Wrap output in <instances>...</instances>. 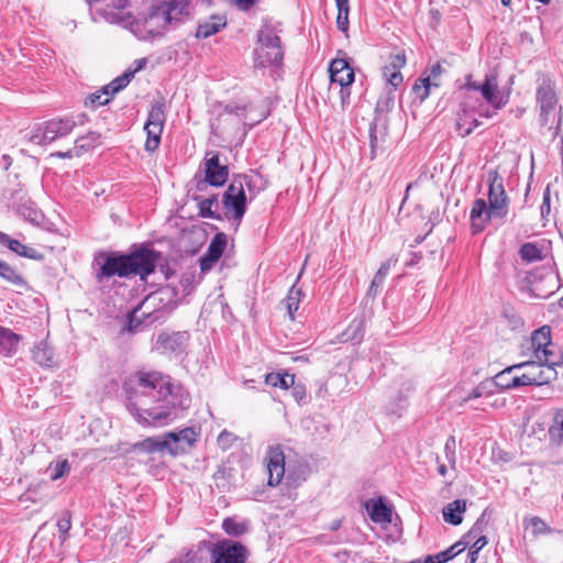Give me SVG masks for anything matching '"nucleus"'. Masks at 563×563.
Returning a JSON list of instances; mask_svg holds the SVG:
<instances>
[{
    "label": "nucleus",
    "mask_w": 563,
    "mask_h": 563,
    "mask_svg": "<svg viewBox=\"0 0 563 563\" xmlns=\"http://www.w3.org/2000/svg\"><path fill=\"white\" fill-rule=\"evenodd\" d=\"M123 387L128 410L142 427L168 426L190 406L188 391L159 372H136Z\"/></svg>",
    "instance_id": "f257e3e1"
},
{
    "label": "nucleus",
    "mask_w": 563,
    "mask_h": 563,
    "mask_svg": "<svg viewBox=\"0 0 563 563\" xmlns=\"http://www.w3.org/2000/svg\"><path fill=\"white\" fill-rule=\"evenodd\" d=\"M156 254L153 249H134L129 255L99 252L95 257L98 265L97 278H110L113 276L128 277L139 275L145 279L155 269Z\"/></svg>",
    "instance_id": "f03ea898"
},
{
    "label": "nucleus",
    "mask_w": 563,
    "mask_h": 563,
    "mask_svg": "<svg viewBox=\"0 0 563 563\" xmlns=\"http://www.w3.org/2000/svg\"><path fill=\"white\" fill-rule=\"evenodd\" d=\"M488 205L482 198L473 202L470 219L472 229L481 232L488 221H504L509 211V199L504 188V179L496 169L487 173Z\"/></svg>",
    "instance_id": "7ed1b4c3"
},
{
    "label": "nucleus",
    "mask_w": 563,
    "mask_h": 563,
    "mask_svg": "<svg viewBox=\"0 0 563 563\" xmlns=\"http://www.w3.org/2000/svg\"><path fill=\"white\" fill-rule=\"evenodd\" d=\"M184 10L185 5L177 0L159 1L152 3L147 12L139 13L129 24L136 37L146 41L162 35L173 21L178 20Z\"/></svg>",
    "instance_id": "20e7f679"
},
{
    "label": "nucleus",
    "mask_w": 563,
    "mask_h": 563,
    "mask_svg": "<svg viewBox=\"0 0 563 563\" xmlns=\"http://www.w3.org/2000/svg\"><path fill=\"white\" fill-rule=\"evenodd\" d=\"M280 23L266 21L257 32V42L253 52L254 67H278L284 58L279 34Z\"/></svg>",
    "instance_id": "39448f33"
},
{
    "label": "nucleus",
    "mask_w": 563,
    "mask_h": 563,
    "mask_svg": "<svg viewBox=\"0 0 563 563\" xmlns=\"http://www.w3.org/2000/svg\"><path fill=\"white\" fill-rule=\"evenodd\" d=\"M549 249H519L520 260L526 264H532L536 262H544L542 265V272L540 280L536 274L532 275L531 284L532 291L537 297L548 298L555 292L556 289V276L552 269V257H549Z\"/></svg>",
    "instance_id": "423d86ee"
},
{
    "label": "nucleus",
    "mask_w": 563,
    "mask_h": 563,
    "mask_svg": "<svg viewBox=\"0 0 563 563\" xmlns=\"http://www.w3.org/2000/svg\"><path fill=\"white\" fill-rule=\"evenodd\" d=\"M537 102L540 108L539 121L555 137L562 124V108L558 107V98L550 81H542L537 88Z\"/></svg>",
    "instance_id": "0eeeda50"
},
{
    "label": "nucleus",
    "mask_w": 563,
    "mask_h": 563,
    "mask_svg": "<svg viewBox=\"0 0 563 563\" xmlns=\"http://www.w3.org/2000/svg\"><path fill=\"white\" fill-rule=\"evenodd\" d=\"M562 364H550L547 360H532L516 364L517 369H523L522 374L514 382L520 386L544 385L554 380L558 376L556 367Z\"/></svg>",
    "instance_id": "6e6552de"
},
{
    "label": "nucleus",
    "mask_w": 563,
    "mask_h": 563,
    "mask_svg": "<svg viewBox=\"0 0 563 563\" xmlns=\"http://www.w3.org/2000/svg\"><path fill=\"white\" fill-rule=\"evenodd\" d=\"M79 124H82L85 114L79 115ZM77 124L74 118L52 119L38 125L27 137L34 144L46 145L70 134Z\"/></svg>",
    "instance_id": "1a4fd4ad"
},
{
    "label": "nucleus",
    "mask_w": 563,
    "mask_h": 563,
    "mask_svg": "<svg viewBox=\"0 0 563 563\" xmlns=\"http://www.w3.org/2000/svg\"><path fill=\"white\" fill-rule=\"evenodd\" d=\"M532 357L537 360H547L550 364H563V353L556 344L552 342L551 328L542 325L531 334Z\"/></svg>",
    "instance_id": "9d476101"
},
{
    "label": "nucleus",
    "mask_w": 563,
    "mask_h": 563,
    "mask_svg": "<svg viewBox=\"0 0 563 563\" xmlns=\"http://www.w3.org/2000/svg\"><path fill=\"white\" fill-rule=\"evenodd\" d=\"M165 121L166 113L164 110V104L162 102H156L152 104L147 115V120L144 124V130L147 135L145 142V150L147 152H154L155 150H157L161 143V136L163 133Z\"/></svg>",
    "instance_id": "9b49d317"
},
{
    "label": "nucleus",
    "mask_w": 563,
    "mask_h": 563,
    "mask_svg": "<svg viewBox=\"0 0 563 563\" xmlns=\"http://www.w3.org/2000/svg\"><path fill=\"white\" fill-rule=\"evenodd\" d=\"M482 97L493 107L494 112H479V115L490 118L497 110L504 108L508 97L503 95L498 86V76L495 71L485 75V79L478 85L477 90Z\"/></svg>",
    "instance_id": "f8f14e48"
},
{
    "label": "nucleus",
    "mask_w": 563,
    "mask_h": 563,
    "mask_svg": "<svg viewBox=\"0 0 563 563\" xmlns=\"http://www.w3.org/2000/svg\"><path fill=\"white\" fill-rule=\"evenodd\" d=\"M247 196L240 185L231 183L222 199L225 213L233 220H241L245 213Z\"/></svg>",
    "instance_id": "ddd939ff"
},
{
    "label": "nucleus",
    "mask_w": 563,
    "mask_h": 563,
    "mask_svg": "<svg viewBox=\"0 0 563 563\" xmlns=\"http://www.w3.org/2000/svg\"><path fill=\"white\" fill-rule=\"evenodd\" d=\"M267 484L277 486L285 475V454L279 444L269 445L265 455Z\"/></svg>",
    "instance_id": "4468645a"
},
{
    "label": "nucleus",
    "mask_w": 563,
    "mask_h": 563,
    "mask_svg": "<svg viewBox=\"0 0 563 563\" xmlns=\"http://www.w3.org/2000/svg\"><path fill=\"white\" fill-rule=\"evenodd\" d=\"M155 300L156 298L153 295L147 296L145 300L130 313V331L136 332L141 330L143 323L145 325H150L161 318L162 312L159 310H150L151 306L154 305Z\"/></svg>",
    "instance_id": "2eb2a0df"
},
{
    "label": "nucleus",
    "mask_w": 563,
    "mask_h": 563,
    "mask_svg": "<svg viewBox=\"0 0 563 563\" xmlns=\"http://www.w3.org/2000/svg\"><path fill=\"white\" fill-rule=\"evenodd\" d=\"M246 558V548L231 540L222 541L212 551L213 563H244Z\"/></svg>",
    "instance_id": "dca6fc26"
},
{
    "label": "nucleus",
    "mask_w": 563,
    "mask_h": 563,
    "mask_svg": "<svg viewBox=\"0 0 563 563\" xmlns=\"http://www.w3.org/2000/svg\"><path fill=\"white\" fill-rule=\"evenodd\" d=\"M229 177L227 165L220 164L218 153H207L205 159V181L213 187L223 186Z\"/></svg>",
    "instance_id": "f3484780"
},
{
    "label": "nucleus",
    "mask_w": 563,
    "mask_h": 563,
    "mask_svg": "<svg viewBox=\"0 0 563 563\" xmlns=\"http://www.w3.org/2000/svg\"><path fill=\"white\" fill-rule=\"evenodd\" d=\"M199 433L195 428H185L179 431H173L165 434L166 440L170 442L168 452L178 454L190 449L198 440Z\"/></svg>",
    "instance_id": "a211bd4d"
},
{
    "label": "nucleus",
    "mask_w": 563,
    "mask_h": 563,
    "mask_svg": "<svg viewBox=\"0 0 563 563\" xmlns=\"http://www.w3.org/2000/svg\"><path fill=\"white\" fill-rule=\"evenodd\" d=\"M189 339L187 332L161 333L157 336L155 349L161 353H175L181 352Z\"/></svg>",
    "instance_id": "6ab92c4d"
},
{
    "label": "nucleus",
    "mask_w": 563,
    "mask_h": 563,
    "mask_svg": "<svg viewBox=\"0 0 563 563\" xmlns=\"http://www.w3.org/2000/svg\"><path fill=\"white\" fill-rule=\"evenodd\" d=\"M330 78L332 84H339V86H351L354 81V70L345 59L335 58L331 62Z\"/></svg>",
    "instance_id": "aec40b11"
},
{
    "label": "nucleus",
    "mask_w": 563,
    "mask_h": 563,
    "mask_svg": "<svg viewBox=\"0 0 563 563\" xmlns=\"http://www.w3.org/2000/svg\"><path fill=\"white\" fill-rule=\"evenodd\" d=\"M231 183L238 186L240 183L242 191L246 194L247 199L250 200H253L262 190H264V181L262 177L255 173L234 176Z\"/></svg>",
    "instance_id": "412c9836"
},
{
    "label": "nucleus",
    "mask_w": 563,
    "mask_h": 563,
    "mask_svg": "<svg viewBox=\"0 0 563 563\" xmlns=\"http://www.w3.org/2000/svg\"><path fill=\"white\" fill-rule=\"evenodd\" d=\"M466 511V501L456 499L442 509L443 519L445 522L459 526L463 521V514Z\"/></svg>",
    "instance_id": "4be33fe9"
},
{
    "label": "nucleus",
    "mask_w": 563,
    "mask_h": 563,
    "mask_svg": "<svg viewBox=\"0 0 563 563\" xmlns=\"http://www.w3.org/2000/svg\"><path fill=\"white\" fill-rule=\"evenodd\" d=\"M227 25L223 16L212 15L209 20L199 23L196 30L197 38H208L220 32Z\"/></svg>",
    "instance_id": "5701e85b"
},
{
    "label": "nucleus",
    "mask_w": 563,
    "mask_h": 563,
    "mask_svg": "<svg viewBox=\"0 0 563 563\" xmlns=\"http://www.w3.org/2000/svg\"><path fill=\"white\" fill-rule=\"evenodd\" d=\"M33 360L41 366L53 367L56 365L52 347L45 341H41L32 350Z\"/></svg>",
    "instance_id": "b1692460"
},
{
    "label": "nucleus",
    "mask_w": 563,
    "mask_h": 563,
    "mask_svg": "<svg viewBox=\"0 0 563 563\" xmlns=\"http://www.w3.org/2000/svg\"><path fill=\"white\" fill-rule=\"evenodd\" d=\"M366 509L371 519L378 523L391 522V510L382 500H369L366 503Z\"/></svg>",
    "instance_id": "393cba45"
},
{
    "label": "nucleus",
    "mask_w": 563,
    "mask_h": 563,
    "mask_svg": "<svg viewBox=\"0 0 563 563\" xmlns=\"http://www.w3.org/2000/svg\"><path fill=\"white\" fill-rule=\"evenodd\" d=\"M517 368L515 365L505 368L499 372L493 378H490L493 386L497 389H510L520 387V384L515 383L514 380L518 378V375L512 376V372Z\"/></svg>",
    "instance_id": "a878e982"
},
{
    "label": "nucleus",
    "mask_w": 563,
    "mask_h": 563,
    "mask_svg": "<svg viewBox=\"0 0 563 563\" xmlns=\"http://www.w3.org/2000/svg\"><path fill=\"white\" fill-rule=\"evenodd\" d=\"M20 336L12 331L0 328V354L11 356L18 350Z\"/></svg>",
    "instance_id": "bb28decb"
},
{
    "label": "nucleus",
    "mask_w": 563,
    "mask_h": 563,
    "mask_svg": "<svg viewBox=\"0 0 563 563\" xmlns=\"http://www.w3.org/2000/svg\"><path fill=\"white\" fill-rule=\"evenodd\" d=\"M170 442L164 437L163 440L156 438H146L134 444V450L146 453L162 452L168 450Z\"/></svg>",
    "instance_id": "cd10ccee"
},
{
    "label": "nucleus",
    "mask_w": 563,
    "mask_h": 563,
    "mask_svg": "<svg viewBox=\"0 0 563 563\" xmlns=\"http://www.w3.org/2000/svg\"><path fill=\"white\" fill-rule=\"evenodd\" d=\"M548 437L554 445L563 443V408L555 411L553 422L548 430Z\"/></svg>",
    "instance_id": "c85d7f7f"
},
{
    "label": "nucleus",
    "mask_w": 563,
    "mask_h": 563,
    "mask_svg": "<svg viewBox=\"0 0 563 563\" xmlns=\"http://www.w3.org/2000/svg\"><path fill=\"white\" fill-rule=\"evenodd\" d=\"M462 551H464L463 542H456L445 551H441L434 555H428L426 558V563H446L448 561L452 560L457 554H460Z\"/></svg>",
    "instance_id": "c756f323"
},
{
    "label": "nucleus",
    "mask_w": 563,
    "mask_h": 563,
    "mask_svg": "<svg viewBox=\"0 0 563 563\" xmlns=\"http://www.w3.org/2000/svg\"><path fill=\"white\" fill-rule=\"evenodd\" d=\"M16 212L32 223H40L43 219L42 211L31 200L20 203L16 208Z\"/></svg>",
    "instance_id": "7c9ffc66"
},
{
    "label": "nucleus",
    "mask_w": 563,
    "mask_h": 563,
    "mask_svg": "<svg viewBox=\"0 0 563 563\" xmlns=\"http://www.w3.org/2000/svg\"><path fill=\"white\" fill-rule=\"evenodd\" d=\"M265 383L273 387L288 389L295 384V375L288 373H269L265 377Z\"/></svg>",
    "instance_id": "2f4dec72"
},
{
    "label": "nucleus",
    "mask_w": 563,
    "mask_h": 563,
    "mask_svg": "<svg viewBox=\"0 0 563 563\" xmlns=\"http://www.w3.org/2000/svg\"><path fill=\"white\" fill-rule=\"evenodd\" d=\"M199 206V214L203 218H220L217 213L219 209V201L217 196H211L206 199L196 198Z\"/></svg>",
    "instance_id": "473e14b6"
},
{
    "label": "nucleus",
    "mask_w": 563,
    "mask_h": 563,
    "mask_svg": "<svg viewBox=\"0 0 563 563\" xmlns=\"http://www.w3.org/2000/svg\"><path fill=\"white\" fill-rule=\"evenodd\" d=\"M224 249H208L206 255L199 260L201 274L210 272L223 255Z\"/></svg>",
    "instance_id": "72a5a7b5"
},
{
    "label": "nucleus",
    "mask_w": 563,
    "mask_h": 563,
    "mask_svg": "<svg viewBox=\"0 0 563 563\" xmlns=\"http://www.w3.org/2000/svg\"><path fill=\"white\" fill-rule=\"evenodd\" d=\"M487 526H488V518H487V512L484 511L479 518L475 521V523L473 525V527L470 529V531L466 533V536L464 537L465 539H467L466 542H463V545L465 547L466 544H468L472 540H476L477 538H481V537H486L484 534L485 530L487 529Z\"/></svg>",
    "instance_id": "f704fd0d"
},
{
    "label": "nucleus",
    "mask_w": 563,
    "mask_h": 563,
    "mask_svg": "<svg viewBox=\"0 0 563 563\" xmlns=\"http://www.w3.org/2000/svg\"><path fill=\"white\" fill-rule=\"evenodd\" d=\"M439 86L440 82L438 81L430 82V78L420 77L419 79L416 80L412 90L413 93L416 95V98H418L420 102H422L429 97L431 88H438Z\"/></svg>",
    "instance_id": "c9c22d12"
},
{
    "label": "nucleus",
    "mask_w": 563,
    "mask_h": 563,
    "mask_svg": "<svg viewBox=\"0 0 563 563\" xmlns=\"http://www.w3.org/2000/svg\"><path fill=\"white\" fill-rule=\"evenodd\" d=\"M523 527L526 529L531 528V533L533 537H538L540 534L551 533V528L542 520L540 517L531 516L526 517L523 519Z\"/></svg>",
    "instance_id": "e433bc0d"
},
{
    "label": "nucleus",
    "mask_w": 563,
    "mask_h": 563,
    "mask_svg": "<svg viewBox=\"0 0 563 563\" xmlns=\"http://www.w3.org/2000/svg\"><path fill=\"white\" fill-rule=\"evenodd\" d=\"M496 393V388L493 386L490 378L481 382L476 387L472 389L470 394L462 398L463 402L471 399L486 397Z\"/></svg>",
    "instance_id": "4c0bfd02"
},
{
    "label": "nucleus",
    "mask_w": 563,
    "mask_h": 563,
    "mask_svg": "<svg viewBox=\"0 0 563 563\" xmlns=\"http://www.w3.org/2000/svg\"><path fill=\"white\" fill-rule=\"evenodd\" d=\"M350 0H335L338 16H336V27L346 33L349 30V13H350Z\"/></svg>",
    "instance_id": "58836bf2"
},
{
    "label": "nucleus",
    "mask_w": 563,
    "mask_h": 563,
    "mask_svg": "<svg viewBox=\"0 0 563 563\" xmlns=\"http://www.w3.org/2000/svg\"><path fill=\"white\" fill-rule=\"evenodd\" d=\"M202 277L196 276V273L194 269H189L183 273L180 280H179V287L183 295H189L195 287L201 282Z\"/></svg>",
    "instance_id": "ea45409f"
},
{
    "label": "nucleus",
    "mask_w": 563,
    "mask_h": 563,
    "mask_svg": "<svg viewBox=\"0 0 563 563\" xmlns=\"http://www.w3.org/2000/svg\"><path fill=\"white\" fill-rule=\"evenodd\" d=\"M112 96L103 86L100 90L89 95L85 100L86 107L97 108L107 104L111 100Z\"/></svg>",
    "instance_id": "a19ab883"
},
{
    "label": "nucleus",
    "mask_w": 563,
    "mask_h": 563,
    "mask_svg": "<svg viewBox=\"0 0 563 563\" xmlns=\"http://www.w3.org/2000/svg\"><path fill=\"white\" fill-rule=\"evenodd\" d=\"M69 471H70V464H69L68 460H66V459L59 460L55 463H51L47 468L49 478L52 481H57V479L62 478L63 476L68 474Z\"/></svg>",
    "instance_id": "79ce46f5"
},
{
    "label": "nucleus",
    "mask_w": 563,
    "mask_h": 563,
    "mask_svg": "<svg viewBox=\"0 0 563 563\" xmlns=\"http://www.w3.org/2000/svg\"><path fill=\"white\" fill-rule=\"evenodd\" d=\"M134 76V71H125L121 76L113 79L110 84L106 85L104 87L110 92V95L113 97L117 92L121 91L123 88L128 86V84L131 81V79Z\"/></svg>",
    "instance_id": "37998d69"
},
{
    "label": "nucleus",
    "mask_w": 563,
    "mask_h": 563,
    "mask_svg": "<svg viewBox=\"0 0 563 563\" xmlns=\"http://www.w3.org/2000/svg\"><path fill=\"white\" fill-rule=\"evenodd\" d=\"M395 263H396V260L389 258L388 261H386L385 263H383L380 265L379 269L377 271L376 275L374 276V278L372 280V284L369 287L371 292H376V288H378L379 286L383 285L384 279L387 276V274L389 273L391 265H394Z\"/></svg>",
    "instance_id": "c03bdc74"
},
{
    "label": "nucleus",
    "mask_w": 563,
    "mask_h": 563,
    "mask_svg": "<svg viewBox=\"0 0 563 563\" xmlns=\"http://www.w3.org/2000/svg\"><path fill=\"white\" fill-rule=\"evenodd\" d=\"M100 134L96 132H89L88 134L78 137L75 141V150L86 151L99 143Z\"/></svg>",
    "instance_id": "a18cd8bd"
},
{
    "label": "nucleus",
    "mask_w": 563,
    "mask_h": 563,
    "mask_svg": "<svg viewBox=\"0 0 563 563\" xmlns=\"http://www.w3.org/2000/svg\"><path fill=\"white\" fill-rule=\"evenodd\" d=\"M301 296H302L301 291L299 289H295L294 287L288 292V296L286 298V306H287L288 313L291 318L294 317V313L299 308Z\"/></svg>",
    "instance_id": "49530a36"
},
{
    "label": "nucleus",
    "mask_w": 563,
    "mask_h": 563,
    "mask_svg": "<svg viewBox=\"0 0 563 563\" xmlns=\"http://www.w3.org/2000/svg\"><path fill=\"white\" fill-rule=\"evenodd\" d=\"M223 530L230 536H240L245 532L244 523L238 522L232 518H227L222 522Z\"/></svg>",
    "instance_id": "de8ad7c7"
},
{
    "label": "nucleus",
    "mask_w": 563,
    "mask_h": 563,
    "mask_svg": "<svg viewBox=\"0 0 563 563\" xmlns=\"http://www.w3.org/2000/svg\"><path fill=\"white\" fill-rule=\"evenodd\" d=\"M0 276L13 284H20L22 282L21 276L3 261H0Z\"/></svg>",
    "instance_id": "09e8293b"
},
{
    "label": "nucleus",
    "mask_w": 563,
    "mask_h": 563,
    "mask_svg": "<svg viewBox=\"0 0 563 563\" xmlns=\"http://www.w3.org/2000/svg\"><path fill=\"white\" fill-rule=\"evenodd\" d=\"M383 75L393 88H397L402 82V75L400 70L391 69L390 66H385L383 68Z\"/></svg>",
    "instance_id": "8fccbe9b"
},
{
    "label": "nucleus",
    "mask_w": 563,
    "mask_h": 563,
    "mask_svg": "<svg viewBox=\"0 0 563 563\" xmlns=\"http://www.w3.org/2000/svg\"><path fill=\"white\" fill-rule=\"evenodd\" d=\"M455 446H456L455 438L453 435H450L446 439L445 444H444V454H445L446 461L450 463V465L452 467H454L455 463H456Z\"/></svg>",
    "instance_id": "3c124183"
},
{
    "label": "nucleus",
    "mask_w": 563,
    "mask_h": 563,
    "mask_svg": "<svg viewBox=\"0 0 563 563\" xmlns=\"http://www.w3.org/2000/svg\"><path fill=\"white\" fill-rule=\"evenodd\" d=\"M478 125V121L473 119L471 122H466L463 118H459L456 122V131L463 137L470 135L474 128Z\"/></svg>",
    "instance_id": "603ef678"
},
{
    "label": "nucleus",
    "mask_w": 563,
    "mask_h": 563,
    "mask_svg": "<svg viewBox=\"0 0 563 563\" xmlns=\"http://www.w3.org/2000/svg\"><path fill=\"white\" fill-rule=\"evenodd\" d=\"M541 217L547 219L551 212V195L550 187L548 186L543 192L542 203L540 207Z\"/></svg>",
    "instance_id": "864d4df0"
},
{
    "label": "nucleus",
    "mask_w": 563,
    "mask_h": 563,
    "mask_svg": "<svg viewBox=\"0 0 563 563\" xmlns=\"http://www.w3.org/2000/svg\"><path fill=\"white\" fill-rule=\"evenodd\" d=\"M406 65V56L404 53H397L389 57V64L391 69L400 70Z\"/></svg>",
    "instance_id": "5fc2aeb1"
},
{
    "label": "nucleus",
    "mask_w": 563,
    "mask_h": 563,
    "mask_svg": "<svg viewBox=\"0 0 563 563\" xmlns=\"http://www.w3.org/2000/svg\"><path fill=\"white\" fill-rule=\"evenodd\" d=\"M233 441H234V435L228 431H222L218 437V444L223 450L230 448Z\"/></svg>",
    "instance_id": "6e6d98bb"
},
{
    "label": "nucleus",
    "mask_w": 563,
    "mask_h": 563,
    "mask_svg": "<svg viewBox=\"0 0 563 563\" xmlns=\"http://www.w3.org/2000/svg\"><path fill=\"white\" fill-rule=\"evenodd\" d=\"M20 256H25L29 258H42V254L38 252V249H12Z\"/></svg>",
    "instance_id": "4d7b16f0"
},
{
    "label": "nucleus",
    "mask_w": 563,
    "mask_h": 563,
    "mask_svg": "<svg viewBox=\"0 0 563 563\" xmlns=\"http://www.w3.org/2000/svg\"><path fill=\"white\" fill-rule=\"evenodd\" d=\"M442 71H443V68H442L441 64L435 63L434 65L431 66L428 76H426L424 78H430V82H433V81L440 82L439 78H440Z\"/></svg>",
    "instance_id": "13d9d810"
},
{
    "label": "nucleus",
    "mask_w": 563,
    "mask_h": 563,
    "mask_svg": "<svg viewBox=\"0 0 563 563\" xmlns=\"http://www.w3.org/2000/svg\"><path fill=\"white\" fill-rule=\"evenodd\" d=\"M0 244L3 246H23L18 240L9 238L8 234L0 231Z\"/></svg>",
    "instance_id": "bf43d9fd"
},
{
    "label": "nucleus",
    "mask_w": 563,
    "mask_h": 563,
    "mask_svg": "<svg viewBox=\"0 0 563 563\" xmlns=\"http://www.w3.org/2000/svg\"><path fill=\"white\" fill-rule=\"evenodd\" d=\"M393 104H394V97L388 96V97L377 101L376 109L380 110V111H384V110L388 111L391 109Z\"/></svg>",
    "instance_id": "052dcab7"
},
{
    "label": "nucleus",
    "mask_w": 563,
    "mask_h": 563,
    "mask_svg": "<svg viewBox=\"0 0 563 563\" xmlns=\"http://www.w3.org/2000/svg\"><path fill=\"white\" fill-rule=\"evenodd\" d=\"M228 236L224 233H217L211 240L209 246H227Z\"/></svg>",
    "instance_id": "680f3d73"
},
{
    "label": "nucleus",
    "mask_w": 563,
    "mask_h": 563,
    "mask_svg": "<svg viewBox=\"0 0 563 563\" xmlns=\"http://www.w3.org/2000/svg\"><path fill=\"white\" fill-rule=\"evenodd\" d=\"M350 96H351L350 86H344V87L340 86V99H341L342 108H345V106L349 104Z\"/></svg>",
    "instance_id": "e2e57ef3"
},
{
    "label": "nucleus",
    "mask_w": 563,
    "mask_h": 563,
    "mask_svg": "<svg viewBox=\"0 0 563 563\" xmlns=\"http://www.w3.org/2000/svg\"><path fill=\"white\" fill-rule=\"evenodd\" d=\"M472 541H473V543L470 549L476 550L477 552H479L488 543V540L486 537H481V538H477L476 540H472Z\"/></svg>",
    "instance_id": "0e129e2a"
},
{
    "label": "nucleus",
    "mask_w": 563,
    "mask_h": 563,
    "mask_svg": "<svg viewBox=\"0 0 563 563\" xmlns=\"http://www.w3.org/2000/svg\"><path fill=\"white\" fill-rule=\"evenodd\" d=\"M57 527H58V531L60 533L65 534L66 532H68V530L71 527L70 519L69 518H62V519H59L58 522H57Z\"/></svg>",
    "instance_id": "69168bd1"
},
{
    "label": "nucleus",
    "mask_w": 563,
    "mask_h": 563,
    "mask_svg": "<svg viewBox=\"0 0 563 563\" xmlns=\"http://www.w3.org/2000/svg\"><path fill=\"white\" fill-rule=\"evenodd\" d=\"M409 255H410V260H406V262H405L406 266H413V265L418 264V262L422 257L420 252H409Z\"/></svg>",
    "instance_id": "338daca9"
},
{
    "label": "nucleus",
    "mask_w": 563,
    "mask_h": 563,
    "mask_svg": "<svg viewBox=\"0 0 563 563\" xmlns=\"http://www.w3.org/2000/svg\"><path fill=\"white\" fill-rule=\"evenodd\" d=\"M224 111L228 113H234L238 117H242L243 113L246 111V107H233V106H227L224 108Z\"/></svg>",
    "instance_id": "774afa93"
}]
</instances>
